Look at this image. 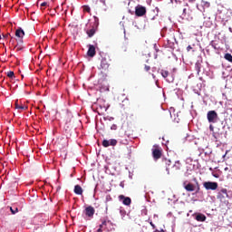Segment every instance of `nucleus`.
Here are the masks:
<instances>
[{"label":"nucleus","instance_id":"nucleus-9","mask_svg":"<svg viewBox=\"0 0 232 232\" xmlns=\"http://www.w3.org/2000/svg\"><path fill=\"white\" fill-rule=\"evenodd\" d=\"M95 53H96L95 46L89 45V49L87 51L88 57H95Z\"/></svg>","mask_w":232,"mask_h":232},{"label":"nucleus","instance_id":"nucleus-4","mask_svg":"<svg viewBox=\"0 0 232 232\" xmlns=\"http://www.w3.org/2000/svg\"><path fill=\"white\" fill-rule=\"evenodd\" d=\"M152 157L155 160H159V159L162 157V149L157 145H154V149H152Z\"/></svg>","mask_w":232,"mask_h":232},{"label":"nucleus","instance_id":"nucleus-31","mask_svg":"<svg viewBox=\"0 0 232 232\" xmlns=\"http://www.w3.org/2000/svg\"><path fill=\"white\" fill-rule=\"evenodd\" d=\"M111 130H117V124H112L111 126Z\"/></svg>","mask_w":232,"mask_h":232},{"label":"nucleus","instance_id":"nucleus-40","mask_svg":"<svg viewBox=\"0 0 232 232\" xmlns=\"http://www.w3.org/2000/svg\"><path fill=\"white\" fill-rule=\"evenodd\" d=\"M209 128H210V130H213V126H212V125H210V127H209Z\"/></svg>","mask_w":232,"mask_h":232},{"label":"nucleus","instance_id":"nucleus-10","mask_svg":"<svg viewBox=\"0 0 232 232\" xmlns=\"http://www.w3.org/2000/svg\"><path fill=\"white\" fill-rule=\"evenodd\" d=\"M222 194L226 195L227 198H229V195L227 194V188H221L218 194V198H224Z\"/></svg>","mask_w":232,"mask_h":232},{"label":"nucleus","instance_id":"nucleus-14","mask_svg":"<svg viewBox=\"0 0 232 232\" xmlns=\"http://www.w3.org/2000/svg\"><path fill=\"white\" fill-rule=\"evenodd\" d=\"M196 220L198 222H206V215H204V214H198L196 216Z\"/></svg>","mask_w":232,"mask_h":232},{"label":"nucleus","instance_id":"nucleus-3","mask_svg":"<svg viewBox=\"0 0 232 232\" xmlns=\"http://www.w3.org/2000/svg\"><path fill=\"white\" fill-rule=\"evenodd\" d=\"M203 187L207 190L210 189L211 191H215V189L218 188V183L213 181H206L203 183Z\"/></svg>","mask_w":232,"mask_h":232},{"label":"nucleus","instance_id":"nucleus-38","mask_svg":"<svg viewBox=\"0 0 232 232\" xmlns=\"http://www.w3.org/2000/svg\"><path fill=\"white\" fill-rule=\"evenodd\" d=\"M97 232H102V228H99Z\"/></svg>","mask_w":232,"mask_h":232},{"label":"nucleus","instance_id":"nucleus-28","mask_svg":"<svg viewBox=\"0 0 232 232\" xmlns=\"http://www.w3.org/2000/svg\"><path fill=\"white\" fill-rule=\"evenodd\" d=\"M106 224H107L106 220H103V221L102 222V224L99 226V228H100V229H102V228L104 227V226H106Z\"/></svg>","mask_w":232,"mask_h":232},{"label":"nucleus","instance_id":"nucleus-34","mask_svg":"<svg viewBox=\"0 0 232 232\" xmlns=\"http://www.w3.org/2000/svg\"><path fill=\"white\" fill-rule=\"evenodd\" d=\"M193 49V47H191V45H188V47H187V52H189L190 50H192Z\"/></svg>","mask_w":232,"mask_h":232},{"label":"nucleus","instance_id":"nucleus-16","mask_svg":"<svg viewBox=\"0 0 232 232\" xmlns=\"http://www.w3.org/2000/svg\"><path fill=\"white\" fill-rule=\"evenodd\" d=\"M173 169H175L176 171H179V169H180V168H182V163H180V161H176L175 164L172 166Z\"/></svg>","mask_w":232,"mask_h":232},{"label":"nucleus","instance_id":"nucleus-22","mask_svg":"<svg viewBox=\"0 0 232 232\" xmlns=\"http://www.w3.org/2000/svg\"><path fill=\"white\" fill-rule=\"evenodd\" d=\"M102 146H103V148H109V146H110V140H102Z\"/></svg>","mask_w":232,"mask_h":232},{"label":"nucleus","instance_id":"nucleus-7","mask_svg":"<svg viewBox=\"0 0 232 232\" xmlns=\"http://www.w3.org/2000/svg\"><path fill=\"white\" fill-rule=\"evenodd\" d=\"M85 215H86V217L92 218L93 215H95V208H93V207H92V206L87 207L85 208Z\"/></svg>","mask_w":232,"mask_h":232},{"label":"nucleus","instance_id":"nucleus-2","mask_svg":"<svg viewBox=\"0 0 232 232\" xmlns=\"http://www.w3.org/2000/svg\"><path fill=\"white\" fill-rule=\"evenodd\" d=\"M207 119L208 122H212L214 124L218 120V114L215 111H209L207 113Z\"/></svg>","mask_w":232,"mask_h":232},{"label":"nucleus","instance_id":"nucleus-27","mask_svg":"<svg viewBox=\"0 0 232 232\" xmlns=\"http://www.w3.org/2000/svg\"><path fill=\"white\" fill-rule=\"evenodd\" d=\"M40 6H41V10H44V6H48V3L43 2V3L40 5Z\"/></svg>","mask_w":232,"mask_h":232},{"label":"nucleus","instance_id":"nucleus-21","mask_svg":"<svg viewBox=\"0 0 232 232\" xmlns=\"http://www.w3.org/2000/svg\"><path fill=\"white\" fill-rule=\"evenodd\" d=\"M161 75L164 79H166L168 77V75H169V72H168L166 70H161Z\"/></svg>","mask_w":232,"mask_h":232},{"label":"nucleus","instance_id":"nucleus-32","mask_svg":"<svg viewBox=\"0 0 232 232\" xmlns=\"http://www.w3.org/2000/svg\"><path fill=\"white\" fill-rule=\"evenodd\" d=\"M10 37V34H3V39H8Z\"/></svg>","mask_w":232,"mask_h":232},{"label":"nucleus","instance_id":"nucleus-33","mask_svg":"<svg viewBox=\"0 0 232 232\" xmlns=\"http://www.w3.org/2000/svg\"><path fill=\"white\" fill-rule=\"evenodd\" d=\"M150 225L151 226L152 228L156 229L155 224H153V221H150Z\"/></svg>","mask_w":232,"mask_h":232},{"label":"nucleus","instance_id":"nucleus-20","mask_svg":"<svg viewBox=\"0 0 232 232\" xmlns=\"http://www.w3.org/2000/svg\"><path fill=\"white\" fill-rule=\"evenodd\" d=\"M226 61H228V63H232V55L231 53H227L225 54Z\"/></svg>","mask_w":232,"mask_h":232},{"label":"nucleus","instance_id":"nucleus-26","mask_svg":"<svg viewBox=\"0 0 232 232\" xmlns=\"http://www.w3.org/2000/svg\"><path fill=\"white\" fill-rule=\"evenodd\" d=\"M195 191L196 193H199L200 191V185L198 184V182L196 183Z\"/></svg>","mask_w":232,"mask_h":232},{"label":"nucleus","instance_id":"nucleus-37","mask_svg":"<svg viewBox=\"0 0 232 232\" xmlns=\"http://www.w3.org/2000/svg\"><path fill=\"white\" fill-rule=\"evenodd\" d=\"M104 111H106V110H108L107 106H103Z\"/></svg>","mask_w":232,"mask_h":232},{"label":"nucleus","instance_id":"nucleus-8","mask_svg":"<svg viewBox=\"0 0 232 232\" xmlns=\"http://www.w3.org/2000/svg\"><path fill=\"white\" fill-rule=\"evenodd\" d=\"M119 199L122 200V204H124V206H130L131 204V198L125 197L124 195H120Z\"/></svg>","mask_w":232,"mask_h":232},{"label":"nucleus","instance_id":"nucleus-29","mask_svg":"<svg viewBox=\"0 0 232 232\" xmlns=\"http://www.w3.org/2000/svg\"><path fill=\"white\" fill-rule=\"evenodd\" d=\"M144 70H145V72H150L151 70V67L149 65H145Z\"/></svg>","mask_w":232,"mask_h":232},{"label":"nucleus","instance_id":"nucleus-15","mask_svg":"<svg viewBox=\"0 0 232 232\" xmlns=\"http://www.w3.org/2000/svg\"><path fill=\"white\" fill-rule=\"evenodd\" d=\"M74 193L76 195H81L82 193V188L80 185L74 186Z\"/></svg>","mask_w":232,"mask_h":232},{"label":"nucleus","instance_id":"nucleus-12","mask_svg":"<svg viewBox=\"0 0 232 232\" xmlns=\"http://www.w3.org/2000/svg\"><path fill=\"white\" fill-rule=\"evenodd\" d=\"M15 36L19 37V39H23V37H24V31L23 30V28H18L15 31Z\"/></svg>","mask_w":232,"mask_h":232},{"label":"nucleus","instance_id":"nucleus-13","mask_svg":"<svg viewBox=\"0 0 232 232\" xmlns=\"http://www.w3.org/2000/svg\"><path fill=\"white\" fill-rule=\"evenodd\" d=\"M184 188L186 189V191H195V185H193L192 183H188L187 185H185Z\"/></svg>","mask_w":232,"mask_h":232},{"label":"nucleus","instance_id":"nucleus-23","mask_svg":"<svg viewBox=\"0 0 232 232\" xmlns=\"http://www.w3.org/2000/svg\"><path fill=\"white\" fill-rule=\"evenodd\" d=\"M110 146H117V140L111 139L109 140Z\"/></svg>","mask_w":232,"mask_h":232},{"label":"nucleus","instance_id":"nucleus-11","mask_svg":"<svg viewBox=\"0 0 232 232\" xmlns=\"http://www.w3.org/2000/svg\"><path fill=\"white\" fill-rule=\"evenodd\" d=\"M5 209V211H8V209H10L12 215H15L16 213H19V208H17L16 206L7 207Z\"/></svg>","mask_w":232,"mask_h":232},{"label":"nucleus","instance_id":"nucleus-5","mask_svg":"<svg viewBox=\"0 0 232 232\" xmlns=\"http://www.w3.org/2000/svg\"><path fill=\"white\" fill-rule=\"evenodd\" d=\"M135 14L137 17H142L143 15H146V7L142 5L136 6Z\"/></svg>","mask_w":232,"mask_h":232},{"label":"nucleus","instance_id":"nucleus-36","mask_svg":"<svg viewBox=\"0 0 232 232\" xmlns=\"http://www.w3.org/2000/svg\"><path fill=\"white\" fill-rule=\"evenodd\" d=\"M55 32V29H51V34H53Z\"/></svg>","mask_w":232,"mask_h":232},{"label":"nucleus","instance_id":"nucleus-39","mask_svg":"<svg viewBox=\"0 0 232 232\" xmlns=\"http://www.w3.org/2000/svg\"><path fill=\"white\" fill-rule=\"evenodd\" d=\"M190 3H193L194 1H196V0H188Z\"/></svg>","mask_w":232,"mask_h":232},{"label":"nucleus","instance_id":"nucleus-25","mask_svg":"<svg viewBox=\"0 0 232 232\" xmlns=\"http://www.w3.org/2000/svg\"><path fill=\"white\" fill-rule=\"evenodd\" d=\"M14 48L16 49V52H21V50H23L24 47L18 44L14 46Z\"/></svg>","mask_w":232,"mask_h":232},{"label":"nucleus","instance_id":"nucleus-41","mask_svg":"<svg viewBox=\"0 0 232 232\" xmlns=\"http://www.w3.org/2000/svg\"><path fill=\"white\" fill-rule=\"evenodd\" d=\"M3 39V37L0 36V40Z\"/></svg>","mask_w":232,"mask_h":232},{"label":"nucleus","instance_id":"nucleus-18","mask_svg":"<svg viewBox=\"0 0 232 232\" xmlns=\"http://www.w3.org/2000/svg\"><path fill=\"white\" fill-rule=\"evenodd\" d=\"M15 109L20 110L21 111L24 110H28V107L26 105H19L17 102L15 103Z\"/></svg>","mask_w":232,"mask_h":232},{"label":"nucleus","instance_id":"nucleus-30","mask_svg":"<svg viewBox=\"0 0 232 232\" xmlns=\"http://www.w3.org/2000/svg\"><path fill=\"white\" fill-rule=\"evenodd\" d=\"M90 6H87V5H85L84 7H83V11L84 12H88V13H90Z\"/></svg>","mask_w":232,"mask_h":232},{"label":"nucleus","instance_id":"nucleus-19","mask_svg":"<svg viewBox=\"0 0 232 232\" xmlns=\"http://www.w3.org/2000/svg\"><path fill=\"white\" fill-rule=\"evenodd\" d=\"M202 68V64L200 63V62H197L195 63V70L198 73H200V70Z\"/></svg>","mask_w":232,"mask_h":232},{"label":"nucleus","instance_id":"nucleus-1","mask_svg":"<svg viewBox=\"0 0 232 232\" xmlns=\"http://www.w3.org/2000/svg\"><path fill=\"white\" fill-rule=\"evenodd\" d=\"M99 70H101L102 73H106V72H109L110 70V63L108 62V59L103 57L101 61V65L99 67Z\"/></svg>","mask_w":232,"mask_h":232},{"label":"nucleus","instance_id":"nucleus-35","mask_svg":"<svg viewBox=\"0 0 232 232\" xmlns=\"http://www.w3.org/2000/svg\"><path fill=\"white\" fill-rule=\"evenodd\" d=\"M155 232H165V231L164 229H161V230L156 229Z\"/></svg>","mask_w":232,"mask_h":232},{"label":"nucleus","instance_id":"nucleus-17","mask_svg":"<svg viewBox=\"0 0 232 232\" xmlns=\"http://www.w3.org/2000/svg\"><path fill=\"white\" fill-rule=\"evenodd\" d=\"M86 34H87L88 37L94 36L95 35V27H92V29L87 30Z\"/></svg>","mask_w":232,"mask_h":232},{"label":"nucleus","instance_id":"nucleus-6","mask_svg":"<svg viewBox=\"0 0 232 232\" xmlns=\"http://www.w3.org/2000/svg\"><path fill=\"white\" fill-rule=\"evenodd\" d=\"M162 167L166 169L167 174L169 175V166H171V160L168 159H162Z\"/></svg>","mask_w":232,"mask_h":232},{"label":"nucleus","instance_id":"nucleus-24","mask_svg":"<svg viewBox=\"0 0 232 232\" xmlns=\"http://www.w3.org/2000/svg\"><path fill=\"white\" fill-rule=\"evenodd\" d=\"M7 77H9V79H14L15 77V74L14 73L13 71H9L7 72Z\"/></svg>","mask_w":232,"mask_h":232}]
</instances>
